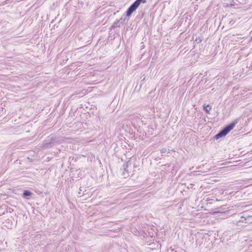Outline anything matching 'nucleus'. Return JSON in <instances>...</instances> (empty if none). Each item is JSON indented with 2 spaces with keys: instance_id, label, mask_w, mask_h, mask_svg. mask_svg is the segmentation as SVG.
<instances>
[{
  "instance_id": "obj_1",
  "label": "nucleus",
  "mask_w": 252,
  "mask_h": 252,
  "mask_svg": "<svg viewBox=\"0 0 252 252\" xmlns=\"http://www.w3.org/2000/svg\"><path fill=\"white\" fill-rule=\"evenodd\" d=\"M147 0H136L127 9L126 15L129 16L139 6L141 3H145Z\"/></svg>"
},
{
  "instance_id": "obj_2",
  "label": "nucleus",
  "mask_w": 252,
  "mask_h": 252,
  "mask_svg": "<svg viewBox=\"0 0 252 252\" xmlns=\"http://www.w3.org/2000/svg\"><path fill=\"white\" fill-rule=\"evenodd\" d=\"M235 126V124H230L225 126L219 133L215 135L216 139H219L221 137L225 136L231 130H232Z\"/></svg>"
},
{
  "instance_id": "obj_3",
  "label": "nucleus",
  "mask_w": 252,
  "mask_h": 252,
  "mask_svg": "<svg viewBox=\"0 0 252 252\" xmlns=\"http://www.w3.org/2000/svg\"><path fill=\"white\" fill-rule=\"evenodd\" d=\"M130 164V162L128 161L123 165V168L125 170V172H123V175L124 178H126L128 176V171L127 169Z\"/></svg>"
},
{
  "instance_id": "obj_4",
  "label": "nucleus",
  "mask_w": 252,
  "mask_h": 252,
  "mask_svg": "<svg viewBox=\"0 0 252 252\" xmlns=\"http://www.w3.org/2000/svg\"><path fill=\"white\" fill-rule=\"evenodd\" d=\"M32 194V193L31 191L29 190H25L23 194V197H26L27 196H30Z\"/></svg>"
},
{
  "instance_id": "obj_5",
  "label": "nucleus",
  "mask_w": 252,
  "mask_h": 252,
  "mask_svg": "<svg viewBox=\"0 0 252 252\" xmlns=\"http://www.w3.org/2000/svg\"><path fill=\"white\" fill-rule=\"evenodd\" d=\"M203 109L205 111H206L207 113H209L211 109V107L209 105H207L206 106H203Z\"/></svg>"
},
{
  "instance_id": "obj_6",
  "label": "nucleus",
  "mask_w": 252,
  "mask_h": 252,
  "mask_svg": "<svg viewBox=\"0 0 252 252\" xmlns=\"http://www.w3.org/2000/svg\"><path fill=\"white\" fill-rule=\"evenodd\" d=\"M245 221H248L247 217L242 216L239 220V222H245Z\"/></svg>"
},
{
  "instance_id": "obj_7",
  "label": "nucleus",
  "mask_w": 252,
  "mask_h": 252,
  "mask_svg": "<svg viewBox=\"0 0 252 252\" xmlns=\"http://www.w3.org/2000/svg\"><path fill=\"white\" fill-rule=\"evenodd\" d=\"M248 221H245V223H252V216H247Z\"/></svg>"
},
{
  "instance_id": "obj_8",
  "label": "nucleus",
  "mask_w": 252,
  "mask_h": 252,
  "mask_svg": "<svg viewBox=\"0 0 252 252\" xmlns=\"http://www.w3.org/2000/svg\"><path fill=\"white\" fill-rule=\"evenodd\" d=\"M167 152V150L165 148L162 149L160 150V153L162 155V156H164V154Z\"/></svg>"
},
{
  "instance_id": "obj_9",
  "label": "nucleus",
  "mask_w": 252,
  "mask_h": 252,
  "mask_svg": "<svg viewBox=\"0 0 252 252\" xmlns=\"http://www.w3.org/2000/svg\"><path fill=\"white\" fill-rule=\"evenodd\" d=\"M46 148H48L49 147H51V146L50 145V143H46L45 146H44Z\"/></svg>"
},
{
  "instance_id": "obj_10",
  "label": "nucleus",
  "mask_w": 252,
  "mask_h": 252,
  "mask_svg": "<svg viewBox=\"0 0 252 252\" xmlns=\"http://www.w3.org/2000/svg\"><path fill=\"white\" fill-rule=\"evenodd\" d=\"M251 220H252V219H251Z\"/></svg>"
}]
</instances>
